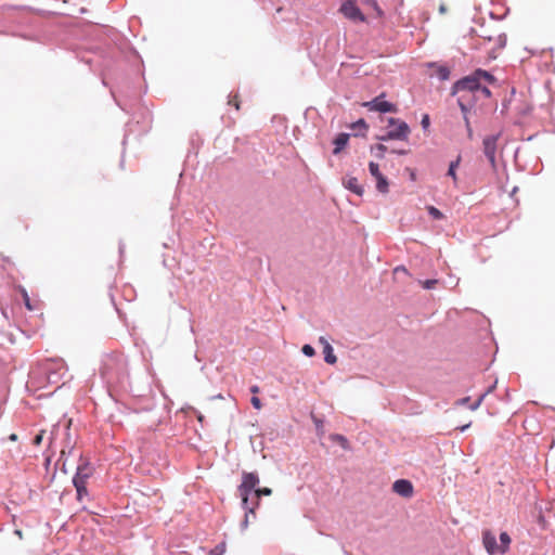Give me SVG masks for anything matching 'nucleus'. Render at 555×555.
Segmentation results:
<instances>
[{
    "label": "nucleus",
    "mask_w": 555,
    "mask_h": 555,
    "mask_svg": "<svg viewBox=\"0 0 555 555\" xmlns=\"http://www.w3.org/2000/svg\"><path fill=\"white\" fill-rule=\"evenodd\" d=\"M9 439H10L11 441H16V440H17V435H16V434H11V435L9 436Z\"/></svg>",
    "instance_id": "nucleus-41"
},
{
    "label": "nucleus",
    "mask_w": 555,
    "mask_h": 555,
    "mask_svg": "<svg viewBox=\"0 0 555 555\" xmlns=\"http://www.w3.org/2000/svg\"><path fill=\"white\" fill-rule=\"evenodd\" d=\"M498 139H499V135H488L483 139V153L492 166L495 165V153H496Z\"/></svg>",
    "instance_id": "nucleus-7"
},
{
    "label": "nucleus",
    "mask_w": 555,
    "mask_h": 555,
    "mask_svg": "<svg viewBox=\"0 0 555 555\" xmlns=\"http://www.w3.org/2000/svg\"><path fill=\"white\" fill-rule=\"evenodd\" d=\"M437 283H438L437 280H426V281L422 282V285L426 289H431L436 286Z\"/></svg>",
    "instance_id": "nucleus-32"
},
{
    "label": "nucleus",
    "mask_w": 555,
    "mask_h": 555,
    "mask_svg": "<svg viewBox=\"0 0 555 555\" xmlns=\"http://www.w3.org/2000/svg\"><path fill=\"white\" fill-rule=\"evenodd\" d=\"M480 82L492 85L495 82V78L487 70L476 69L472 75H468L454 83L452 94L460 93L457 102L463 113H467L469 109L470 98L472 95L476 98V91L477 89H480Z\"/></svg>",
    "instance_id": "nucleus-1"
},
{
    "label": "nucleus",
    "mask_w": 555,
    "mask_h": 555,
    "mask_svg": "<svg viewBox=\"0 0 555 555\" xmlns=\"http://www.w3.org/2000/svg\"><path fill=\"white\" fill-rule=\"evenodd\" d=\"M250 402H251L253 406L257 410H260L262 406L261 401L258 397H253Z\"/></svg>",
    "instance_id": "nucleus-33"
},
{
    "label": "nucleus",
    "mask_w": 555,
    "mask_h": 555,
    "mask_svg": "<svg viewBox=\"0 0 555 555\" xmlns=\"http://www.w3.org/2000/svg\"><path fill=\"white\" fill-rule=\"evenodd\" d=\"M388 122L389 126H393V129L389 130L385 135L380 137V140H408L410 134V127L405 121L397 118H389Z\"/></svg>",
    "instance_id": "nucleus-4"
},
{
    "label": "nucleus",
    "mask_w": 555,
    "mask_h": 555,
    "mask_svg": "<svg viewBox=\"0 0 555 555\" xmlns=\"http://www.w3.org/2000/svg\"><path fill=\"white\" fill-rule=\"evenodd\" d=\"M250 391L253 393H258L259 392V387L257 385H254V386L250 387Z\"/></svg>",
    "instance_id": "nucleus-38"
},
{
    "label": "nucleus",
    "mask_w": 555,
    "mask_h": 555,
    "mask_svg": "<svg viewBox=\"0 0 555 555\" xmlns=\"http://www.w3.org/2000/svg\"><path fill=\"white\" fill-rule=\"evenodd\" d=\"M439 12H440V13H442V14L447 12V7H446V4H443V3H442V4H440V7H439Z\"/></svg>",
    "instance_id": "nucleus-39"
},
{
    "label": "nucleus",
    "mask_w": 555,
    "mask_h": 555,
    "mask_svg": "<svg viewBox=\"0 0 555 555\" xmlns=\"http://www.w3.org/2000/svg\"><path fill=\"white\" fill-rule=\"evenodd\" d=\"M319 341L320 344L323 345V347L326 345V344H330L323 336L319 338Z\"/></svg>",
    "instance_id": "nucleus-40"
},
{
    "label": "nucleus",
    "mask_w": 555,
    "mask_h": 555,
    "mask_svg": "<svg viewBox=\"0 0 555 555\" xmlns=\"http://www.w3.org/2000/svg\"><path fill=\"white\" fill-rule=\"evenodd\" d=\"M351 129L359 131V132L366 131L367 125L364 119H359L358 121H356L351 125Z\"/></svg>",
    "instance_id": "nucleus-23"
},
{
    "label": "nucleus",
    "mask_w": 555,
    "mask_h": 555,
    "mask_svg": "<svg viewBox=\"0 0 555 555\" xmlns=\"http://www.w3.org/2000/svg\"><path fill=\"white\" fill-rule=\"evenodd\" d=\"M301 350L307 357H313L315 354L313 347L310 345H304Z\"/></svg>",
    "instance_id": "nucleus-29"
},
{
    "label": "nucleus",
    "mask_w": 555,
    "mask_h": 555,
    "mask_svg": "<svg viewBox=\"0 0 555 555\" xmlns=\"http://www.w3.org/2000/svg\"><path fill=\"white\" fill-rule=\"evenodd\" d=\"M42 438H43V431H40V434H38L35 439H34V444L35 446H39L42 441Z\"/></svg>",
    "instance_id": "nucleus-35"
},
{
    "label": "nucleus",
    "mask_w": 555,
    "mask_h": 555,
    "mask_svg": "<svg viewBox=\"0 0 555 555\" xmlns=\"http://www.w3.org/2000/svg\"><path fill=\"white\" fill-rule=\"evenodd\" d=\"M18 292L21 293V296L23 298V301L25 304V307L29 310V311H36V310H39L41 308V301L40 300H31L27 291L22 287V286H18Z\"/></svg>",
    "instance_id": "nucleus-11"
},
{
    "label": "nucleus",
    "mask_w": 555,
    "mask_h": 555,
    "mask_svg": "<svg viewBox=\"0 0 555 555\" xmlns=\"http://www.w3.org/2000/svg\"><path fill=\"white\" fill-rule=\"evenodd\" d=\"M491 390H492V388H490L487 392L482 393V395L478 398V400H477L476 402H474L472 405H469V409H470L472 411L477 410V409L481 405V403H482V401H483L485 397H486V396L488 395V392H490Z\"/></svg>",
    "instance_id": "nucleus-27"
},
{
    "label": "nucleus",
    "mask_w": 555,
    "mask_h": 555,
    "mask_svg": "<svg viewBox=\"0 0 555 555\" xmlns=\"http://www.w3.org/2000/svg\"><path fill=\"white\" fill-rule=\"evenodd\" d=\"M480 94L483 98L488 99L491 96V91L488 89L487 86H482V82H480V89H477L476 95Z\"/></svg>",
    "instance_id": "nucleus-26"
},
{
    "label": "nucleus",
    "mask_w": 555,
    "mask_h": 555,
    "mask_svg": "<svg viewBox=\"0 0 555 555\" xmlns=\"http://www.w3.org/2000/svg\"><path fill=\"white\" fill-rule=\"evenodd\" d=\"M259 483V477L256 473H243L242 483L238 486V493L242 498V505L245 512V517L242 522L243 528H246L249 522L250 516L255 518V506L248 505V496L253 490H256Z\"/></svg>",
    "instance_id": "nucleus-2"
},
{
    "label": "nucleus",
    "mask_w": 555,
    "mask_h": 555,
    "mask_svg": "<svg viewBox=\"0 0 555 555\" xmlns=\"http://www.w3.org/2000/svg\"><path fill=\"white\" fill-rule=\"evenodd\" d=\"M345 186L356 193L357 195H362L363 188L359 184V181L354 177H350L344 182Z\"/></svg>",
    "instance_id": "nucleus-12"
},
{
    "label": "nucleus",
    "mask_w": 555,
    "mask_h": 555,
    "mask_svg": "<svg viewBox=\"0 0 555 555\" xmlns=\"http://www.w3.org/2000/svg\"><path fill=\"white\" fill-rule=\"evenodd\" d=\"M376 180V188L379 192L382 193H387L388 192V181L387 179L380 175L378 176L377 178H375Z\"/></svg>",
    "instance_id": "nucleus-18"
},
{
    "label": "nucleus",
    "mask_w": 555,
    "mask_h": 555,
    "mask_svg": "<svg viewBox=\"0 0 555 555\" xmlns=\"http://www.w3.org/2000/svg\"><path fill=\"white\" fill-rule=\"evenodd\" d=\"M365 107H367L370 111L380 112V113H396L397 107L395 104L387 102L383 100L382 96H376L370 102H365L363 104Z\"/></svg>",
    "instance_id": "nucleus-6"
},
{
    "label": "nucleus",
    "mask_w": 555,
    "mask_h": 555,
    "mask_svg": "<svg viewBox=\"0 0 555 555\" xmlns=\"http://www.w3.org/2000/svg\"><path fill=\"white\" fill-rule=\"evenodd\" d=\"M228 104L229 105H233L235 107V109H240L241 107V101L238 99V94H233V95H230L229 96V101H228Z\"/></svg>",
    "instance_id": "nucleus-25"
},
{
    "label": "nucleus",
    "mask_w": 555,
    "mask_h": 555,
    "mask_svg": "<svg viewBox=\"0 0 555 555\" xmlns=\"http://www.w3.org/2000/svg\"><path fill=\"white\" fill-rule=\"evenodd\" d=\"M430 67L435 68V75L440 79V80H448L449 77H450V69L444 66V65H436V64H430L429 65Z\"/></svg>",
    "instance_id": "nucleus-14"
},
{
    "label": "nucleus",
    "mask_w": 555,
    "mask_h": 555,
    "mask_svg": "<svg viewBox=\"0 0 555 555\" xmlns=\"http://www.w3.org/2000/svg\"><path fill=\"white\" fill-rule=\"evenodd\" d=\"M349 134L348 133H339L335 140V149L333 151L334 154H338L348 143Z\"/></svg>",
    "instance_id": "nucleus-13"
},
{
    "label": "nucleus",
    "mask_w": 555,
    "mask_h": 555,
    "mask_svg": "<svg viewBox=\"0 0 555 555\" xmlns=\"http://www.w3.org/2000/svg\"><path fill=\"white\" fill-rule=\"evenodd\" d=\"M500 541H501V544H500L501 550L500 551L503 554L508 550V546L511 543V538L506 532H502L500 534Z\"/></svg>",
    "instance_id": "nucleus-21"
},
{
    "label": "nucleus",
    "mask_w": 555,
    "mask_h": 555,
    "mask_svg": "<svg viewBox=\"0 0 555 555\" xmlns=\"http://www.w3.org/2000/svg\"><path fill=\"white\" fill-rule=\"evenodd\" d=\"M468 427H469V424L462 426L460 429L463 431V430H465Z\"/></svg>",
    "instance_id": "nucleus-42"
},
{
    "label": "nucleus",
    "mask_w": 555,
    "mask_h": 555,
    "mask_svg": "<svg viewBox=\"0 0 555 555\" xmlns=\"http://www.w3.org/2000/svg\"><path fill=\"white\" fill-rule=\"evenodd\" d=\"M422 126L424 128H427L429 126V116L428 115H424L423 118H422Z\"/></svg>",
    "instance_id": "nucleus-36"
},
{
    "label": "nucleus",
    "mask_w": 555,
    "mask_h": 555,
    "mask_svg": "<svg viewBox=\"0 0 555 555\" xmlns=\"http://www.w3.org/2000/svg\"><path fill=\"white\" fill-rule=\"evenodd\" d=\"M392 490L404 498H410L413 494V485L406 479H399L393 482Z\"/></svg>",
    "instance_id": "nucleus-9"
},
{
    "label": "nucleus",
    "mask_w": 555,
    "mask_h": 555,
    "mask_svg": "<svg viewBox=\"0 0 555 555\" xmlns=\"http://www.w3.org/2000/svg\"><path fill=\"white\" fill-rule=\"evenodd\" d=\"M464 119H465V124H466V128H467L468 137H469V138H472V135H473V130H472V128H470V124H469L468 117L466 116V113H464Z\"/></svg>",
    "instance_id": "nucleus-34"
},
{
    "label": "nucleus",
    "mask_w": 555,
    "mask_h": 555,
    "mask_svg": "<svg viewBox=\"0 0 555 555\" xmlns=\"http://www.w3.org/2000/svg\"><path fill=\"white\" fill-rule=\"evenodd\" d=\"M331 440L334 441V442H337L345 450L349 449V441L343 435H339V434L332 435L331 436Z\"/></svg>",
    "instance_id": "nucleus-19"
},
{
    "label": "nucleus",
    "mask_w": 555,
    "mask_h": 555,
    "mask_svg": "<svg viewBox=\"0 0 555 555\" xmlns=\"http://www.w3.org/2000/svg\"><path fill=\"white\" fill-rule=\"evenodd\" d=\"M92 473L93 468L91 467L90 463L88 461H82L77 466V472L73 478V481H83L87 483V480L90 478Z\"/></svg>",
    "instance_id": "nucleus-8"
},
{
    "label": "nucleus",
    "mask_w": 555,
    "mask_h": 555,
    "mask_svg": "<svg viewBox=\"0 0 555 555\" xmlns=\"http://www.w3.org/2000/svg\"><path fill=\"white\" fill-rule=\"evenodd\" d=\"M483 545L490 555L501 553V547L496 543L495 537L490 531H485L482 537Z\"/></svg>",
    "instance_id": "nucleus-10"
},
{
    "label": "nucleus",
    "mask_w": 555,
    "mask_h": 555,
    "mask_svg": "<svg viewBox=\"0 0 555 555\" xmlns=\"http://www.w3.org/2000/svg\"><path fill=\"white\" fill-rule=\"evenodd\" d=\"M324 360L328 364H335L337 361L336 356L334 354L333 348L330 344H326L323 348Z\"/></svg>",
    "instance_id": "nucleus-15"
},
{
    "label": "nucleus",
    "mask_w": 555,
    "mask_h": 555,
    "mask_svg": "<svg viewBox=\"0 0 555 555\" xmlns=\"http://www.w3.org/2000/svg\"><path fill=\"white\" fill-rule=\"evenodd\" d=\"M469 399H470L469 397H465L463 399H460L457 401V404H461V405L467 404L469 402Z\"/></svg>",
    "instance_id": "nucleus-37"
},
{
    "label": "nucleus",
    "mask_w": 555,
    "mask_h": 555,
    "mask_svg": "<svg viewBox=\"0 0 555 555\" xmlns=\"http://www.w3.org/2000/svg\"><path fill=\"white\" fill-rule=\"evenodd\" d=\"M224 544H220L210 551L209 555H222L224 553Z\"/></svg>",
    "instance_id": "nucleus-30"
},
{
    "label": "nucleus",
    "mask_w": 555,
    "mask_h": 555,
    "mask_svg": "<svg viewBox=\"0 0 555 555\" xmlns=\"http://www.w3.org/2000/svg\"><path fill=\"white\" fill-rule=\"evenodd\" d=\"M126 371V362L121 356H107L101 369V375L109 384L120 382Z\"/></svg>",
    "instance_id": "nucleus-3"
},
{
    "label": "nucleus",
    "mask_w": 555,
    "mask_h": 555,
    "mask_svg": "<svg viewBox=\"0 0 555 555\" xmlns=\"http://www.w3.org/2000/svg\"><path fill=\"white\" fill-rule=\"evenodd\" d=\"M73 483L76 488L77 496L79 500H81L83 495H87V483L83 481H73Z\"/></svg>",
    "instance_id": "nucleus-22"
},
{
    "label": "nucleus",
    "mask_w": 555,
    "mask_h": 555,
    "mask_svg": "<svg viewBox=\"0 0 555 555\" xmlns=\"http://www.w3.org/2000/svg\"><path fill=\"white\" fill-rule=\"evenodd\" d=\"M461 156H457V158L450 163L448 176L452 178L453 182L457 183V176H456V169L460 165Z\"/></svg>",
    "instance_id": "nucleus-16"
},
{
    "label": "nucleus",
    "mask_w": 555,
    "mask_h": 555,
    "mask_svg": "<svg viewBox=\"0 0 555 555\" xmlns=\"http://www.w3.org/2000/svg\"><path fill=\"white\" fill-rule=\"evenodd\" d=\"M374 150L376 151L377 157H383L384 153L387 151V147L384 144H377Z\"/></svg>",
    "instance_id": "nucleus-31"
},
{
    "label": "nucleus",
    "mask_w": 555,
    "mask_h": 555,
    "mask_svg": "<svg viewBox=\"0 0 555 555\" xmlns=\"http://www.w3.org/2000/svg\"><path fill=\"white\" fill-rule=\"evenodd\" d=\"M16 534L22 537V532L20 530H16Z\"/></svg>",
    "instance_id": "nucleus-43"
},
{
    "label": "nucleus",
    "mask_w": 555,
    "mask_h": 555,
    "mask_svg": "<svg viewBox=\"0 0 555 555\" xmlns=\"http://www.w3.org/2000/svg\"><path fill=\"white\" fill-rule=\"evenodd\" d=\"M369 169H370V172L371 175L374 177V178H377L378 176L382 175V172L379 171V167L377 164L371 162L369 164Z\"/></svg>",
    "instance_id": "nucleus-28"
},
{
    "label": "nucleus",
    "mask_w": 555,
    "mask_h": 555,
    "mask_svg": "<svg viewBox=\"0 0 555 555\" xmlns=\"http://www.w3.org/2000/svg\"><path fill=\"white\" fill-rule=\"evenodd\" d=\"M427 210L429 212V215L434 218V219H437V220H440L443 218V214L436 207L434 206H428L427 207Z\"/></svg>",
    "instance_id": "nucleus-24"
},
{
    "label": "nucleus",
    "mask_w": 555,
    "mask_h": 555,
    "mask_svg": "<svg viewBox=\"0 0 555 555\" xmlns=\"http://www.w3.org/2000/svg\"><path fill=\"white\" fill-rule=\"evenodd\" d=\"M359 2L363 7H366L367 9H371L372 11H374L376 16H380L382 15V11L378 8V4H377L376 0H359Z\"/></svg>",
    "instance_id": "nucleus-17"
},
{
    "label": "nucleus",
    "mask_w": 555,
    "mask_h": 555,
    "mask_svg": "<svg viewBox=\"0 0 555 555\" xmlns=\"http://www.w3.org/2000/svg\"><path fill=\"white\" fill-rule=\"evenodd\" d=\"M272 493V490L270 488H258L255 490V496H256V502L251 505V506H255V508L258 506L259 502V498H261L262 495H271Z\"/></svg>",
    "instance_id": "nucleus-20"
},
{
    "label": "nucleus",
    "mask_w": 555,
    "mask_h": 555,
    "mask_svg": "<svg viewBox=\"0 0 555 555\" xmlns=\"http://www.w3.org/2000/svg\"><path fill=\"white\" fill-rule=\"evenodd\" d=\"M340 12L353 22H364V15L356 5L354 0H346L340 7Z\"/></svg>",
    "instance_id": "nucleus-5"
}]
</instances>
